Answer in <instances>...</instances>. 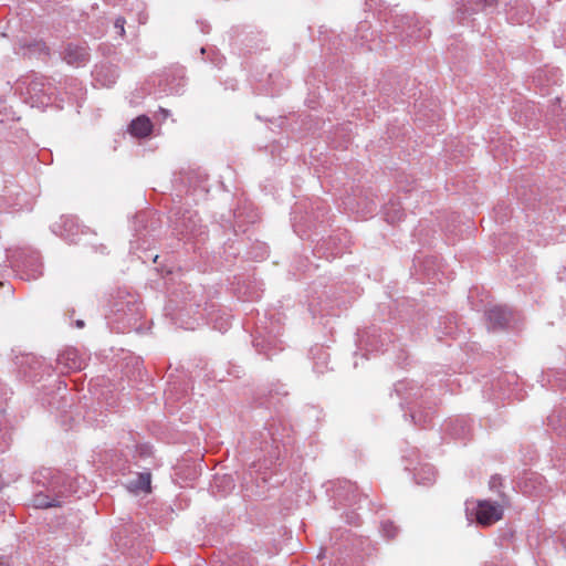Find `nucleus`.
<instances>
[{
    "mask_svg": "<svg viewBox=\"0 0 566 566\" xmlns=\"http://www.w3.org/2000/svg\"><path fill=\"white\" fill-rule=\"evenodd\" d=\"M62 54L63 60L70 65L80 66L88 60V52L84 45L69 43Z\"/></svg>",
    "mask_w": 566,
    "mask_h": 566,
    "instance_id": "2",
    "label": "nucleus"
},
{
    "mask_svg": "<svg viewBox=\"0 0 566 566\" xmlns=\"http://www.w3.org/2000/svg\"><path fill=\"white\" fill-rule=\"evenodd\" d=\"M511 313L501 306L491 308L488 312V318L493 328L504 327L510 321Z\"/></svg>",
    "mask_w": 566,
    "mask_h": 566,
    "instance_id": "4",
    "label": "nucleus"
},
{
    "mask_svg": "<svg viewBox=\"0 0 566 566\" xmlns=\"http://www.w3.org/2000/svg\"><path fill=\"white\" fill-rule=\"evenodd\" d=\"M475 515L479 524L488 526L502 518L503 507L488 500L479 501Z\"/></svg>",
    "mask_w": 566,
    "mask_h": 566,
    "instance_id": "1",
    "label": "nucleus"
},
{
    "mask_svg": "<svg viewBox=\"0 0 566 566\" xmlns=\"http://www.w3.org/2000/svg\"><path fill=\"white\" fill-rule=\"evenodd\" d=\"M151 476L150 473L144 472L138 473L137 476L129 482V488L135 492H149L150 491Z\"/></svg>",
    "mask_w": 566,
    "mask_h": 566,
    "instance_id": "5",
    "label": "nucleus"
},
{
    "mask_svg": "<svg viewBox=\"0 0 566 566\" xmlns=\"http://www.w3.org/2000/svg\"><path fill=\"white\" fill-rule=\"evenodd\" d=\"M72 360H73V364L70 367L74 368V369H80L81 363H77L74 358H72Z\"/></svg>",
    "mask_w": 566,
    "mask_h": 566,
    "instance_id": "12",
    "label": "nucleus"
},
{
    "mask_svg": "<svg viewBox=\"0 0 566 566\" xmlns=\"http://www.w3.org/2000/svg\"><path fill=\"white\" fill-rule=\"evenodd\" d=\"M387 220L390 222H395L401 219V212L399 210L395 211L394 216H390L389 212H386Z\"/></svg>",
    "mask_w": 566,
    "mask_h": 566,
    "instance_id": "10",
    "label": "nucleus"
},
{
    "mask_svg": "<svg viewBox=\"0 0 566 566\" xmlns=\"http://www.w3.org/2000/svg\"><path fill=\"white\" fill-rule=\"evenodd\" d=\"M76 326H77V327H83V326H84L83 321H77V322H76Z\"/></svg>",
    "mask_w": 566,
    "mask_h": 566,
    "instance_id": "14",
    "label": "nucleus"
},
{
    "mask_svg": "<svg viewBox=\"0 0 566 566\" xmlns=\"http://www.w3.org/2000/svg\"><path fill=\"white\" fill-rule=\"evenodd\" d=\"M124 25H125V19H123V18H117V19L115 20L114 28L117 30V33H118L120 36H124V34H125Z\"/></svg>",
    "mask_w": 566,
    "mask_h": 566,
    "instance_id": "9",
    "label": "nucleus"
},
{
    "mask_svg": "<svg viewBox=\"0 0 566 566\" xmlns=\"http://www.w3.org/2000/svg\"><path fill=\"white\" fill-rule=\"evenodd\" d=\"M71 356H75V353L74 352H66L64 354H62L60 356V360L63 361V360H69L71 359Z\"/></svg>",
    "mask_w": 566,
    "mask_h": 566,
    "instance_id": "11",
    "label": "nucleus"
},
{
    "mask_svg": "<svg viewBox=\"0 0 566 566\" xmlns=\"http://www.w3.org/2000/svg\"><path fill=\"white\" fill-rule=\"evenodd\" d=\"M153 124L147 116H138L130 123L129 132L135 137H146L150 134Z\"/></svg>",
    "mask_w": 566,
    "mask_h": 566,
    "instance_id": "3",
    "label": "nucleus"
},
{
    "mask_svg": "<svg viewBox=\"0 0 566 566\" xmlns=\"http://www.w3.org/2000/svg\"><path fill=\"white\" fill-rule=\"evenodd\" d=\"M483 6H492L496 2V0H480Z\"/></svg>",
    "mask_w": 566,
    "mask_h": 566,
    "instance_id": "13",
    "label": "nucleus"
},
{
    "mask_svg": "<svg viewBox=\"0 0 566 566\" xmlns=\"http://www.w3.org/2000/svg\"><path fill=\"white\" fill-rule=\"evenodd\" d=\"M227 566H255L250 556L237 555L230 559Z\"/></svg>",
    "mask_w": 566,
    "mask_h": 566,
    "instance_id": "7",
    "label": "nucleus"
},
{
    "mask_svg": "<svg viewBox=\"0 0 566 566\" xmlns=\"http://www.w3.org/2000/svg\"><path fill=\"white\" fill-rule=\"evenodd\" d=\"M382 532L388 537H394L397 533V527L391 522H386L382 524Z\"/></svg>",
    "mask_w": 566,
    "mask_h": 566,
    "instance_id": "8",
    "label": "nucleus"
},
{
    "mask_svg": "<svg viewBox=\"0 0 566 566\" xmlns=\"http://www.w3.org/2000/svg\"><path fill=\"white\" fill-rule=\"evenodd\" d=\"M33 504L38 509H48L60 505V502L55 499L50 500L49 495L40 493L34 496Z\"/></svg>",
    "mask_w": 566,
    "mask_h": 566,
    "instance_id": "6",
    "label": "nucleus"
}]
</instances>
